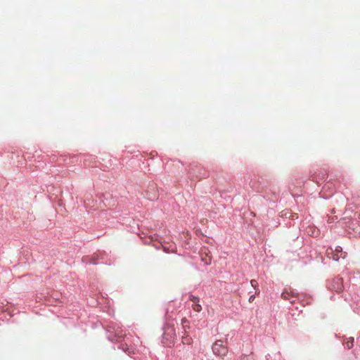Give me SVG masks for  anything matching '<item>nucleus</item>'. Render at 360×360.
<instances>
[{"instance_id": "3", "label": "nucleus", "mask_w": 360, "mask_h": 360, "mask_svg": "<svg viewBox=\"0 0 360 360\" xmlns=\"http://www.w3.org/2000/svg\"><path fill=\"white\" fill-rule=\"evenodd\" d=\"M189 300L193 302L192 308L196 312H200L202 311V306L200 304V298L193 295L189 296Z\"/></svg>"}, {"instance_id": "8", "label": "nucleus", "mask_w": 360, "mask_h": 360, "mask_svg": "<svg viewBox=\"0 0 360 360\" xmlns=\"http://www.w3.org/2000/svg\"><path fill=\"white\" fill-rule=\"evenodd\" d=\"M345 345L347 347V349H351L354 345V338H349L347 342H345Z\"/></svg>"}, {"instance_id": "6", "label": "nucleus", "mask_w": 360, "mask_h": 360, "mask_svg": "<svg viewBox=\"0 0 360 360\" xmlns=\"http://www.w3.org/2000/svg\"><path fill=\"white\" fill-rule=\"evenodd\" d=\"M181 325L182 329L184 330L183 333H186V331H188V330L190 329V322L185 317L181 319Z\"/></svg>"}, {"instance_id": "10", "label": "nucleus", "mask_w": 360, "mask_h": 360, "mask_svg": "<svg viewBox=\"0 0 360 360\" xmlns=\"http://www.w3.org/2000/svg\"><path fill=\"white\" fill-rule=\"evenodd\" d=\"M254 300H255V295H251V296L249 297V302H253V301H254Z\"/></svg>"}, {"instance_id": "9", "label": "nucleus", "mask_w": 360, "mask_h": 360, "mask_svg": "<svg viewBox=\"0 0 360 360\" xmlns=\"http://www.w3.org/2000/svg\"><path fill=\"white\" fill-rule=\"evenodd\" d=\"M250 284H251V285H252L254 288H258V283H257V281L256 280H255V279H252V280L250 281Z\"/></svg>"}, {"instance_id": "11", "label": "nucleus", "mask_w": 360, "mask_h": 360, "mask_svg": "<svg viewBox=\"0 0 360 360\" xmlns=\"http://www.w3.org/2000/svg\"><path fill=\"white\" fill-rule=\"evenodd\" d=\"M255 294H256V295H259V288H255Z\"/></svg>"}, {"instance_id": "7", "label": "nucleus", "mask_w": 360, "mask_h": 360, "mask_svg": "<svg viewBox=\"0 0 360 360\" xmlns=\"http://www.w3.org/2000/svg\"><path fill=\"white\" fill-rule=\"evenodd\" d=\"M202 261L206 264L210 265L212 262V258L210 255L205 253V256H203V254H200Z\"/></svg>"}, {"instance_id": "1", "label": "nucleus", "mask_w": 360, "mask_h": 360, "mask_svg": "<svg viewBox=\"0 0 360 360\" xmlns=\"http://www.w3.org/2000/svg\"><path fill=\"white\" fill-rule=\"evenodd\" d=\"M212 349L214 355L222 359H224L229 352L227 345L221 340H216L213 343Z\"/></svg>"}, {"instance_id": "2", "label": "nucleus", "mask_w": 360, "mask_h": 360, "mask_svg": "<svg viewBox=\"0 0 360 360\" xmlns=\"http://www.w3.org/2000/svg\"><path fill=\"white\" fill-rule=\"evenodd\" d=\"M326 255L329 258H331L335 261H338L340 258H345L347 253L342 251L340 246H337L335 250L331 248H328L326 250Z\"/></svg>"}, {"instance_id": "4", "label": "nucleus", "mask_w": 360, "mask_h": 360, "mask_svg": "<svg viewBox=\"0 0 360 360\" xmlns=\"http://www.w3.org/2000/svg\"><path fill=\"white\" fill-rule=\"evenodd\" d=\"M297 297V294L295 292H294L293 291H292L291 290H285L282 294H281V297L283 299V300H290V302L291 303H293L294 302V300H290L291 298H295Z\"/></svg>"}, {"instance_id": "5", "label": "nucleus", "mask_w": 360, "mask_h": 360, "mask_svg": "<svg viewBox=\"0 0 360 360\" xmlns=\"http://www.w3.org/2000/svg\"><path fill=\"white\" fill-rule=\"evenodd\" d=\"M193 342L192 338L188 335V331H186V333H183L181 337V342L184 345H191Z\"/></svg>"}]
</instances>
